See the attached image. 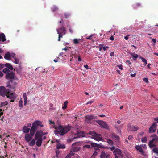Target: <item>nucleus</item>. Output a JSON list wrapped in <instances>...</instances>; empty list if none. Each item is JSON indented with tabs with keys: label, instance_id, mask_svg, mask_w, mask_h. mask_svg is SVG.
Returning a JSON list of instances; mask_svg holds the SVG:
<instances>
[{
	"label": "nucleus",
	"instance_id": "1",
	"mask_svg": "<svg viewBox=\"0 0 158 158\" xmlns=\"http://www.w3.org/2000/svg\"><path fill=\"white\" fill-rule=\"evenodd\" d=\"M71 128V127L69 126H55L54 133L56 135L60 134V135L63 136L69 131Z\"/></svg>",
	"mask_w": 158,
	"mask_h": 158
},
{
	"label": "nucleus",
	"instance_id": "2",
	"mask_svg": "<svg viewBox=\"0 0 158 158\" xmlns=\"http://www.w3.org/2000/svg\"><path fill=\"white\" fill-rule=\"evenodd\" d=\"M16 76L15 73L13 72H10L8 73H7L5 76V78L8 80H10L8 81L9 82V85H8L7 86L9 87L10 88H14V87L16 85V83L15 82H14V85H11L10 84V82L12 83L13 81L12 80H13L15 79Z\"/></svg>",
	"mask_w": 158,
	"mask_h": 158
},
{
	"label": "nucleus",
	"instance_id": "3",
	"mask_svg": "<svg viewBox=\"0 0 158 158\" xmlns=\"http://www.w3.org/2000/svg\"><path fill=\"white\" fill-rule=\"evenodd\" d=\"M89 134L92 136L91 138L98 141L102 140V138L100 134H98L94 131H90L89 132Z\"/></svg>",
	"mask_w": 158,
	"mask_h": 158
},
{
	"label": "nucleus",
	"instance_id": "4",
	"mask_svg": "<svg viewBox=\"0 0 158 158\" xmlns=\"http://www.w3.org/2000/svg\"><path fill=\"white\" fill-rule=\"evenodd\" d=\"M57 34H59L58 41H60V38H62L63 36L66 33L65 28L64 27H60L57 29Z\"/></svg>",
	"mask_w": 158,
	"mask_h": 158
},
{
	"label": "nucleus",
	"instance_id": "5",
	"mask_svg": "<svg viewBox=\"0 0 158 158\" xmlns=\"http://www.w3.org/2000/svg\"><path fill=\"white\" fill-rule=\"evenodd\" d=\"M151 137H152V139L149 141L148 145L151 148H152L156 146V143L158 142V137L157 136L153 134L151 136Z\"/></svg>",
	"mask_w": 158,
	"mask_h": 158
},
{
	"label": "nucleus",
	"instance_id": "6",
	"mask_svg": "<svg viewBox=\"0 0 158 158\" xmlns=\"http://www.w3.org/2000/svg\"><path fill=\"white\" fill-rule=\"evenodd\" d=\"M39 126L42 127H43V125L41 122L39 120H36L33 123L31 128L36 131L38 129Z\"/></svg>",
	"mask_w": 158,
	"mask_h": 158
},
{
	"label": "nucleus",
	"instance_id": "7",
	"mask_svg": "<svg viewBox=\"0 0 158 158\" xmlns=\"http://www.w3.org/2000/svg\"><path fill=\"white\" fill-rule=\"evenodd\" d=\"M96 122L100 125L101 127L106 129L109 128L107 124L105 122L100 120H98Z\"/></svg>",
	"mask_w": 158,
	"mask_h": 158
},
{
	"label": "nucleus",
	"instance_id": "8",
	"mask_svg": "<svg viewBox=\"0 0 158 158\" xmlns=\"http://www.w3.org/2000/svg\"><path fill=\"white\" fill-rule=\"evenodd\" d=\"M8 90H6L3 86H0V95L3 97L5 96L6 95Z\"/></svg>",
	"mask_w": 158,
	"mask_h": 158
},
{
	"label": "nucleus",
	"instance_id": "9",
	"mask_svg": "<svg viewBox=\"0 0 158 158\" xmlns=\"http://www.w3.org/2000/svg\"><path fill=\"white\" fill-rule=\"evenodd\" d=\"M128 130L130 131H135L139 129L138 127L136 126H131L130 123L127 124Z\"/></svg>",
	"mask_w": 158,
	"mask_h": 158
},
{
	"label": "nucleus",
	"instance_id": "10",
	"mask_svg": "<svg viewBox=\"0 0 158 158\" xmlns=\"http://www.w3.org/2000/svg\"><path fill=\"white\" fill-rule=\"evenodd\" d=\"M101 158H111V155L107 152H106L104 151H102L100 155Z\"/></svg>",
	"mask_w": 158,
	"mask_h": 158
},
{
	"label": "nucleus",
	"instance_id": "11",
	"mask_svg": "<svg viewBox=\"0 0 158 158\" xmlns=\"http://www.w3.org/2000/svg\"><path fill=\"white\" fill-rule=\"evenodd\" d=\"M156 128V122L153 123V124L149 128V131L150 133L155 132Z\"/></svg>",
	"mask_w": 158,
	"mask_h": 158
},
{
	"label": "nucleus",
	"instance_id": "12",
	"mask_svg": "<svg viewBox=\"0 0 158 158\" xmlns=\"http://www.w3.org/2000/svg\"><path fill=\"white\" fill-rule=\"evenodd\" d=\"M72 148L70 152V154H71L72 155H74V153H73L72 151L73 152H77L78 151L80 150V148L79 147H76V148L74 147V144H72Z\"/></svg>",
	"mask_w": 158,
	"mask_h": 158
},
{
	"label": "nucleus",
	"instance_id": "13",
	"mask_svg": "<svg viewBox=\"0 0 158 158\" xmlns=\"http://www.w3.org/2000/svg\"><path fill=\"white\" fill-rule=\"evenodd\" d=\"M6 96L7 98L10 99H15L16 98L15 94L12 93H10L9 90H8Z\"/></svg>",
	"mask_w": 158,
	"mask_h": 158
},
{
	"label": "nucleus",
	"instance_id": "14",
	"mask_svg": "<svg viewBox=\"0 0 158 158\" xmlns=\"http://www.w3.org/2000/svg\"><path fill=\"white\" fill-rule=\"evenodd\" d=\"M32 138L33 137L28 134H26L25 135V139L27 142H29Z\"/></svg>",
	"mask_w": 158,
	"mask_h": 158
},
{
	"label": "nucleus",
	"instance_id": "15",
	"mask_svg": "<svg viewBox=\"0 0 158 158\" xmlns=\"http://www.w3.org/2000/svg\"><path fill=\"white\" fill-rule=\"evenodd\" d=\"M113 152L115 153V155L117 157V155L118 156L121 155L122 152L120 149L117 148L114 150L113 151Z\"/></svg>",
	"mask_w": 158,
	"mask_h": 158
},
{
	"label": "nucleus",
	"instance_id": "16",
	"mask_svg": "<svg viewBox=\"0 0 158 158\" xmlns=\"http://www.w3.org/2000/svg\"><path fill=\"white\" fill-rule=\"evenodd\" d=\"M83 40L81 39H74L73 41L74 44H79L83 42Z\"/></svg>",
	"mask_w": 158,
	"mask_h": 158
},
{
	"label": "nucleus",
	"instance_id": "17",
	"mask_svg": "<svg viewBox=\"0 0 158 158\" xmlns=\"http://www.w3.org/2000/svg\"><path fill=\"white\" fill-rule=\"evenodd\" d=\"M94 117L92 115H87L85 117V121L87 123H89L90 121L94 118Z\"/></svg>",
	"mask_w": 158,
	"mask_h": 158
},
{
	"label": "nucleus",
	"instance_id": "18",
	"mask_svg": "<svg viewBox=\"0 0 158 158\" xmlns=\"http://www.w3.org/2000/svg\"><path fill=\"white\" fill-rule=\"evenodd\" d=\"M40 138H42V135L40 134L39 131H37L35 134L34 139L36 140Z\"/></svg>",
	"mask_w": 158,
	"mask_h": 158
},
{
	"label": "nucleus",
	"instance_id": "19",
	"mask_svg": "<svg viewBox=\"0 0 158 158\" xmlns=\"http://www.w3.org/2000/svg\"><path fill=\"white\" fill-rule=\"evenodd\" d=\"M5 38V35L3 33H1L0 34V42L2 41V42H4L6 40Z\"/></svg>",
	"mask_w": 158,
	"mask_h": 158
},
{
	"label": "nucleus",
	"instance_id": "20",
	"mask_svg": "<svg viewBox=\"0 0 158 158\" xmlns=\"http://www.w3.org/2000/svg\"><path fill=\"white\" fill-rule=\"evenodd\" d=\"M135 148L137 150L139 151L142 154H143V151L142 148L140 146L138 145H136L135 146Z\"/></svg>",
	"mask_w": 158,
	"mask_h": 158
},
{
	"label": "nucleus",
	"instance_id": "21",
	"mask_svg": "<svg viewBox=\"0 0 158 158\" xmlns=\"http://www.w3.org/2000/svg\"><path fill=\"white\" fill-rule=\"evenodd\" d=\"M11 57V55L9 52H7L5 54L4 57L5 59L8 60H10V58Z\"/></svg>",
	"mask_w": 158,
	"mask_h": 158
},
{
	"label": "nucleus",
	"instance_id": "22",
	"mask_svg": "<svg viewBox=\"0 0 158 158\" xmlns=\"http://www.w3.org/2000/svg\"><path fill=\"white\" fill-rule=\"evenodd\" d=\"M65 148V145L64 144L59 143L56 145V148L58 149H64Z\"/></svg>",
	"mask_w": 158,
	"mask_h": 158
},
{
	"label": "nucleus",
	"instance_id": "23",
	"mask_svg": "<svg viewBox=\"0 0 158 158\" xmlns=\"http://www.w3.org/2000/svg\"><path fill=\"white\" fill-rule=\"evenodd\" d=\"M37 141L36 143V145L38 147L40 146L41 145L42 143L43 140L42 139L40 138L38 139H37Z\"/></svg>",
	"mask_w": 158,
	"mask_h": 158
},
{
	"label": "nucleus",
	"instance_id": "24",
	"mask_svg": "<svg viewBox=\"0 0 158 158\" xmlns=\"http://www.w3.org/2000/svg\"><path fill=\"white\" fill-rule=\"evenodd\" d=\"M30 131V129L27 128L26 126H24L23 129V133L27 134Z\"/></svg>",
	"mask_w": 158,
	"mask_h": 158
},
{
	"label": "nucleus",
	"instance_id": "25",
	"mask_svg": "<svg viewBox=\"0 0 158 158\" xmlns=\"http://www.w3.org/2000/svg\"><path fill=\"white\" fill-rule=\"evenodd\" d=\"M35 140L34 139H32L28 143L29 145L30 146H34L36 143Z\"/></svg>",
	"mask_w": 158,
	"mask_h": 158
},
{
	"label": "nucleus",
	"instance_id": "26",
	"mask_svg": "<svg viewBox=\"0 0 158 158\" xmlns=\"http://www.w3.org/2000/svg\"><path fill=\"white\" fill-rule=\"evenodd\" d=\"M5 66L7 67L8 69L12 70L13 69L12 66L9 63H6L5 64Z\"/></svg>",
	"mask_w": 158,
	"mask_h": 158
},
{
	"label": "nucleus",
	"instance_id": "27",
	"mask_svg": "<svg viewBox=\"0 0 158 158\" xmlns=\"http://www.w3.org/2000/svg\"><path fill=\"white\" fill-rule=\"evenodd\" d=\"M23 97L24 99V105H26L27 102V97L26 93H23Z\"/></svg>",
	"mask_w": 158,
	"mask_h": 158
},
{
	"label": "nucleus",
	"instance_id": "28",
	"mask_svg": "<svg viewBox=\"0 0 158 158\" xmlns=\"http://www.w3.org/2000/svg\"><path fill=\"white\" fill-rule=\"evenodd\" d=\"M35 130L34 129H32V128H31L30 131V135H31V136H32V137H33L35 133Z\"/></svg>",
	"mask_w": 158,
	"mask_h": 158
},
{
	"label": "nucleus",
	"instance_id": "29",
	"mask_svg": "<svg viewBox=\"0 0 158 158\" xmlns=\"http://www.w3.org/2000/svg\"><path fill=\"white\" fill-rule=\"evenodd\" d=\"M112 138L113 139L116 140L119 139V137L116 135L115 134H113L112 135Z\"/></svg>",
	"mask_w": 158,
	"mask_h": 158
},
{
	"label": "nucleus",
	"instance_id": "30",
	"mask_svg": "<svg viewBox=\"0 0 158 158\" xmlns=\"http://www.w3.org/2000/svg\"><path fill=\"white\" fill-rule=\"evenodd\" d=\"M152 151L158 156V148L157 147L154 148L152 149Z\"/></svg>",
	"mask_w": 158,
	"mask_h": 158
},
{
	"label": "nucleus",
	"instance_id": "31",
	"mask_svg": "<svg viewBox=\"0 0 158 158\" xmlns=\"http://www.w3.org/2000/svg\"><path fill=\"white\" fill-rule=\"evenodd\" d=\"M131 56L133 58H135V59H134V60L135 61L136 60V58L138 57L137 54L134 53H131Z\"/></svg>",
	"mask_w": 158,
	"mask_h": 158
},
{
	"label": "nucleus",
	"instance_id": "32",
	"mask_svg": "<svg viewBox=\"0 0 158 158\" xmlns=\"http://www.w3.org/2000/svg\"><path fill=\"white\" fill-rule=\"evenodd\" d=\"M139 58L142 60L143 62L144 63V65H146L147 64V60L144 58L142 57L141 56H140Z\"/></svg>",
	"mask_w": 158,
	"mask_h": 158
},
{
	"label": "nucleus",
	"instance_id": "33",
	"mask_svg": "<svg viewBox=\"0 0 158 158\" xmlns=\"http://www.w3.org/2000/svg\"><path fill=\"white\" fill-rule=\"evenodd\" d=\"M68 103V102H67V101H65L64 102V103L63 104L64 106H62V108L63 110H64L67 108Z\"/></svg>",
	"mask_w": 158,
	"mask_h": 158
},
{
	"label": "nucleus",
	"instance_id": "34",
	"mask_svg": "<svg viewBox=\"0 0 158 158\" xmlns=\"http://www.w3.org/2000/svg\"><path fill=\"white\" fill-rule=\"evenodd\" d=\"M3 72L5 73H8L10 72V70L7 68H5L3 70Z\"/></svg>",
	"mask_w": 158,
	"mask_h": 158
},
{
	"label": "nucleus",
	"instance_id": "35",
	"mask_svg": "<svg viewBox=\"0 0 158 158\" xmlns=\"http://www.w3.org/2000/svg\"><path fill=\"white\" fill-rule=\"evenodd\" d=\"M97 148H108V147H105L104 146L101 144H98L97 145Z\"/></svg>",
	"mask_w": 158,
	"mask_h": 158
},
{
	"label": "nucleus",
	"instance_id": "36",
	"mask_svg": "<svg viewBox=\"0 0 158 158\" xmlns=\"http://www.w3.org/2000/svg\"><path fill=\"white\" fill-rule=\"evenodd\" d=\"M8 104L7 101H5L3 102H2L1 103V106H3L7 105Z\"/></svg>",
	"mask_w": 158,
	"mask_h": 158
},
{
	"label": "nucleus",
	"instance_id": "37",
	"mask_svg": "<svg viewBox=\"0 0 158 158\" xmlns=\"http://www.w3.org/2000/svg\"><path fill=\"white\" fill-rule=\"evenodd\" d=\"M53 11H56L58 10V8L56 6H54L52 8Z\"/></svg>",
	"mask_w": 158,
	"mask_h": 158
},
{
	"label": "nucleus",
	"instance_id": "38",
	"mask_svg": "<svg viewBox=\"0 0 158 158\" xmlns=\"http://www.w3.org/2000/svg\"><path fill=\"white\" fill-rule=\"evenodd\" d=\"M107 142L109 144L111 145H112L113 144V143L111 139H108L107 140Z\"/></svg>",
	"mask_w": 158,
	"mask_h": 158
},
{
	"label": "nucleus",
	"instance_id": "39",
	"mask_svg": "<svg viewBox=\"0 0 158 158\" xmlns=\"http://www.w3.org/2000/svg\"><path fill=\"white\" fill-rule=\"evenodd\" d=\"M147 141V138L146 137H143L141 139V141L143 143H145Z\"/></svg>",
	"mask_w": 158,
	"mask_h": 158
},
{
	"label": "nucleus",
	"instance_id": "40",
	"mask_svg": "<svg viewBox=\"0 0 158 158\" xmlns=\"http://www.w3.org/2000/svg\"><path fill=\"white\" fill-rule=\"evenodd\" d=\"M23 101L21 100L19 102V107L22 108L23 107Z\"/></svg>",
	"mask_w": 158,
	"mask_h": 158
},
{
	"label": "nucleus",
	"instance_id": "41",
	"mask_svg": "<svg viewBox=\"0 0 158 158\" xmlns=\"http://www.w3.org/2000/svg\"><path fill=\"white\" fill-rule=\"evenodd\" d=\"M86 148H90V145H85L83 146V150H85Z\"/></svg>",
	"mask_w": 158,
	"mask_h": 158
},
{
	"label": "nucleus",
	"instance_id": "42",
	"mask_svg": "<svg viewBox=\"0 0 158 158\" xmlns=\"http://www.w3.org/2000/svg\"><path fill=\"white\" fill-rule=\"evenodd\" d=\"M15 62L14 63L17 64H18L19 63V59H17L16 57H15Z\"/></svg>",
	"mask_w": 158,
	"mask_h": 158
},
{
	"label": "nucleus",
	"instance_id": "43",
	"mask_svg": "<svg viewBox=\"0 0 158 158\" xmlns=\"http://www.w3.org/2000/svg\"><path fill=\"white\" fill-rule=\"evenodd\" d=\"M91 144L92 147H97L98 144L94 143L91 142Z\"/></svg>",
	"mask_w": 158,
	"mask_h": 158
},
{
	"label": "nucleus",
	"instance_id": "44",
	"mask_svg": "<svg viewBox=\"0 0 158 158\" xmlns=\"http://www.w3.org/2000/svg\"><path fill=\"white\" fill-rule=\"evenodd\" d=\"M70 14L69 13H65L64 16L66 18H68L70 16Z\"/></svg>",
	"mask_w": 158,
	"mask_h": 158
},
{
	"label": "nucleus",
	"instance_id": "45",
	"mask_svg": "<svg viewBox=\"0 0 158 158\" xmlns=\"http://www.w3.org/2000/svg\"><path fill=\"white\" fill-rule=\"evenodd\" d=\"M6 143H5V145L4 146V147L5 148V149L3 150V152L4 153L6 154V148H7V146H6Z\"/></svg>",
	"mask_w": 158,
	"mask_h": 158
},
{
	"label": "nucleus",
	"instance_id": "46",
	"mask_svg": "<svg viewBox=\"0 0 158 158\" xmlns=\"http://www.w3.org/2000/svg\"><path fill=\"white\" fill-rule=\"evenodd\" d=\"M140 6V4L139 3H137L135 4L134 5V6L135 8L136 7H139Z\"/></svg>",
	"mask_w": 158,
	"mask_h": 158
},
{
	"label": "nucleus",
	"instance_id": "47",
	"mask_svg": "<svg viewBox=\"0 0 158 158\" xmlns=\"http://www.w3.org/2000/svg\"><path fill=\"white\" fill-rule=\"evenodd\" d=\"M60 58L59 57H56V58L54 60V61L55 62H57L58 61V60H59Z\"/></svg>",
	"mask_w": 158,
	"mask_h": 158
},
{
	"label": "nucleus",
	"instance_id": "48",
	"mask_svg": "<svg viewBox=\"0 0 158 158\" xmlns=\"http://www.w3.org/2000/svg\"><path fill=\"white\" fill-rule=\"evenodd\" d=\"M143 81L146 83H148V79L147 78H144L143 79Z\"/></svg>",
	"mask_w": 158,
	"mask_h": 158
},
{
	"label": "nucleus",
	"instance_id": "49",
	"mask_svg": "<svg viewBox=\"0 0 158 158\" xmlns=\"http://www.w3.org/2000/svg\"><path fill=\"white\" fill-rule=\"evenodd\" d=\"M109 48L108 46L102 47V49L104 51H105L107 49H108Z\"/></svg>",
	"mask_w": 158,
	"mask_h": 158
},
{
	"label": "nucleus",
	"instance_id": "50",
	"mask_svg": "<svg viewBox=\"0 0 158 158\" xmlns=\"http://www.w3.org/2000/svg\"><path fill=\"white\" fill-rule=\"evenodd\" d=\"M78 134L77 135H76V136H74V139H76L77 138H79L81 136L79 135V133H77Z\"/></svg>",
	"mask_w": 158,
	"mask_h": 158
},
{
	"label": "nucleus",
	"instance_id": "51",
	"mask_svg": "<svg viewBox=\"0 0 158 158\" xmlns=\"http://www.w3.org/2000/svg\"><path fill=\"white\" fill-rule=\"evenodd\" d=\"M4 67V65L2 64H0V70H1L2 68H3Z\"/></svg>",
	"mask_w": 158,
	"mask_h": 158
},
{
	"label": "nucleus",
	"instance_id": "52",
	"mask_svg": "<svg viewBox=\"0 0 158 158\" xmlns=\"http://www.w3.org/2000/svg\"><path fill=\"white\" fill-rule=\"evenodd\" d=\"M118 66L119 67V68L121 70H122L123 69V66L122 65H118Z\"/></svg>",
	"mask_w": 158,
	"mask_h": 158
},
{
	"label": "nucleus",
	"instance_id": "53",
	"mask_svg": "<svg viewBox=\"0 0 158 158\" xmlns=\"http://www.w3.org/2000/svg\"><path fill=\"white\" fill-rule=\"evenodd\" d=\"M115 149V147L114 146H113L112 147L110 148V149L111 151H113Z\"/></svg>",
	"mask_w": 158,
	"mask_h": 158
},
{
	"label": "nucleus",
	"instance_id": "54",
	"mask_svg": "<svg viewBox=\"0 0 158 158\" xmlns=\"http://www.w3.org/2000/svg\"><path fill=\"white\" fill-rule=\"evenodd\" d=\"M132 138V136L130 135L128 137V139L129 140L131 139Z\"/></svg>",
	"mask_w": 158,
	"mask_h": 158
},
{
	"label": "nucleus",
	"instance_id": "55",
	"mask_svg": "<svg viewBox=\"0 0 158 158\" xmlns=\"http://www.w3.org/2000/svg\"><path fill=\"white\" fill-rule=\"evenodd\" d=\"M3 76V74L2 72L0 71V77H2Z\"/></svg>",
	"mask_w": 158,
	"mask_h": 158
},
{
	"label": "nucleus",
	"instance_id": "56",
	"mask_svg": "<svg viewBox=\"0 0 158 158\" xmlns=\"http://www.w3.org/2000/svg\"><path fill=\"white\" fill-rule=\"evenodd\" d=\"M69 32H70L71 33H73V30L72 29H71L70 27H69Z\"/></svg>",
	"mask_w": 158,
	"mask_h": 158
},
{
	"label": "nucleus",
	"instance_id": "57",
	"mask_svg": "<svg viewBox=\"0 0 158 158\" xmlns=\"http://www.w3.org/2000/svg\"><path fill=\"white\" fill-rule=\"evenodd\" d=\"M97 154V152L95 151L94 152V153L92 155V156H96Z\"/></svg>",
	"mask_w": 158,
	"mask_h": 158
},
{
	"label": "nucleus",
	"instance_id": "58",
	"mask_svg": "<svg viewBox=\"0 0 158 158\" xmlns=\"http://www.w3.org/2000/svg\"><path fill=\"white\" fill-rule=\"evenodd\" d=\"M129 36V35H128L127 36H125L124 37V39L126 40H128V36Z\"/></svg>",
	"mask_w": 158,
	"mask_h": 158
},
{
	"label": "nucleus",
	"instance_id": "59",
	"mask_svg": "<svg viewBox=\"0 0 158 158\" xmlns=\"http://www.w3.org/2000/svg\"><path fill=\"white\" fill-rule=\"evenodd\" d=\"M94 102V101H89L87 103V104H91L92 103Z\"/></svg>",
	"mask_w": 158,
	"mask_h": 158
},
{
	"label": "nucleus",
	"instance_id": "60",
	"mask_svg": "<svg viewBox=\"0 0 158 158\" xmlns=\"http://www.w3.org/2000/svg\"><path fill=\"white\" fill-rule=\"evenodd\" d=\"M136 73H134L133 74L131 73L130 74V75L132 77H134L135 76H136Z\"/></svg>",
	"mask_w": 158,
	"mask_h": 158
},
{
	"label": "nucleus",
	"instance_id": "61",
	"mask_svg": "<svg viewBox=\"0 0 158 158\" xmlns=\"http://www.w3.org/2000/svg\"><path fill=\"white\" fill-rule=\"evenodd\" d=\"M110 40H114V38L113 36H111L110 38Z\"/></svg>",
	"mask_w": 158,
	"mask_h": 158
},
{
	"label": "nucleus",
	"instance_id": "62",
	"mask_svg": "<svg viewBox=\"0 0 158 158\" xmlns=\"http://www.w3.org/2000/svg\"><path fill=\"white\" fill-rule=\"evenodd\" d=\"M49 123H50V124H54V122L53 121H52L51 120H49Z\"/></svg>",
	"mask_w": 158,
	"mask_h": 158
},
{
	"label": "nucleus",
	"instance_id": "63",
	"mask_svg": "<svg viewBox=\"0 0 158 158\" xmlns=\"http://www.w3.org/2000/svg\"><path fill=\"white\" fill-rule=\"evenodd\" d=\"M84 67L85 68H86V69H89V67H88V66L87 65V64H86V65H84Z\"/></svg>",
	"mask_w": 158,
	"mask_h": 158
},
{
	"label": "nucleus",
	"instance_id": "64",
	"mask_svg": "<svg viewBox=\"0 0 158 158\" xmlns=\"http://www.w3.org/2000/svg\"><path fill=\"white\" fill-rule=\"evenodd\" d=\"M152 41L154 43H155L156 42V40L154 39H152Z\"/></svg>",
	"mask_w": 158,
	"mask_h": 158
}]
</instances>
